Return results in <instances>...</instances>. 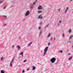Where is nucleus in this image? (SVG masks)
<instances>
[{
	"label": "nucleus",
	"mask_w": 73,
	"mask_h": 73,
	"mask_svg": "<svg viewBox=\"0 0 73 73\" xmlns=\"http://www.w3.org/2000/svg\"><path fill=\"white\" fill-rule=\"evenodd\" d=\"M48 47H46L44 49V53L43 54V56H44L46 54V52L48 51Z\"/></svg>",
	"instance_id": "obj_1"
},
{
	"label": "nucleus",
	"mask_w": 73,
	"mask_h": 73,
	"mask_svg": "<svg viewBox=\"0 0 73 73\" xmlns=\"http://www.w3.org/2000/svg\"><path fill=\"white\" fill-rule=\"evenodd\" d=\"M56 58L53 57L51 59L50 61L52 63H54L56 61Z\"/></svg>",
	"instance_id": "obj_2"
},
{
	"label": "nucleus",
	"mask_w": 73,
	"mask_h": 73,
	"mask_svg": "<svg viewBox=\"0 0 73 73\" xmlns=\"http://www.w3.org/2000/svg\"><path fill=\"white\" fill-rule=\"evenodd\" d=\"M38 10H41V9H42V6L39 5L38 6Z\"/></svg>",
	"instance_id": "obj_3"
},
{
	"label": "nucleus",
	"mask_w": 73,
	"mask_h": 73,
	"mask_svg": "<svg viewBox=\"0 0 73 73\" xmlns=\"http://www.w3.org/2000/svg\"><path fill=\"white\" fill-rule=\"evenodd\" d=\"M29 15V11L28 10L26 13L25 16H28Z\"/></svg>",
	"instance_id": "obj_4"
},
{
	"label": "nucleus",
	"mask_w": 73,
	"mask_h": 73,
	"mask_svg": "<svg viewBox=\"0 0 73 73\" xmlns=\"http://www.w3.org/2000/svg\"><path fill=\"white\" fill-rule=\"evenodd\" d=\"M13 60H14V58H13L12 60L11 61L10 63V66L11 67H12V62L13 61Z\"/></svg>",
	"instance_id": "obj_5"
},
{
	"label": "nucleus",
	"mask_w": 73,
	"mask_h": 73,
	"mask_svg": "<svg viewBox=\"0 0 73 73\" xmlns=\"http://www.w3.org/2000/svg\"><path fill=\"white\" fill-rule=\"evenodd\" d=\"M42 31L41 30H40L39 34V35H38L39 37H40V36H41V34H42Z\"/></svg>",
	"instance_id": "obj_6"
},
{
	"label": "nucleus",
	"mask_w": 73,
	"mask_h": 73,
	"mask_svg": "<svg viewBox=\"0 0 73 73\" xmlns=\"http://www.w3.org/2000/svg\"><path fill=\"white\" fill-rule=\"evenodd\" d=\"M38 19H42L43 17L41 16V15H40L38 17Z\"/></svg>",
	"instance_id": "obj_7"
},
{
	"label": "nucleus",
	"mask_w": 73,
	"mask_h": 73,
	"mask_svg": "<svg viewBox=\"0 0 73 73\" xmlns=\"http://www.w3.org/2000/svg\"><path fill=\"white\" fill-rule=\"evenodd\" d=\"M16 48H17L18 49H20V48H21V47H20V46L18 45L17 46Z\"/></svg>",
	"instance_id": "obj_8"
},
{
	"label": "nucleus",
	"mask_w": 73,
	"mask_h": 73,
	"mask_svg": "<svg viewBox=\"0 0 73 73\" xmlns=\"http://www.w3.org/2000/svg\"><path fill=\"white\" fill-rule=\"evenodd\" d=\"M33 68V70H35L36 69V67L35 66H32Z\"/></svg>",
	"instance_id": "obj_9"
},
{
	"label": "nucleus",
	"mask_w": 73,
	"mask_h": 73,
	"mask_svg": "<svg viewBox=\"0 0 73 73\" xmlns=\"http://www.w3.org/2000/svg\"><path fill=\"white\" fill-rule=\"evenodd\" d=\"M23 54H24V53L23 52H21V53L19 54V55H22V57H23Z\"/></svg>",
	"instance_id": "obj_10"
},
{
	"label": "nucleus",
	"mask_w": 73,
	"mask_h": 73,
	"mask_svg": "<svg viewBox=\"0 0 73 73\" xmlns=\"http://www.w3.org/2000/svg\"><path fill=\"white\" fill-rule=\"evenodd\" d=\"M34 6L33 5L31 4L30 6L31 8H33Z\"/></svg>",
	"instance_id": "obj_11"
},
{
	"label": "nucleus",
	"mask_w": 73,
	"mask_h": 73,
	"mask_svg": "<svg viewBox=\"0 0 73 73\" xmlns=\"http://www.w3.org/2000/svg\"><path fill=\"white\" fill-rule=\"evenodd\" d=\"M1 73H5V71L4 70H2L1 71Z\"/></svg>",
	"instance_id": "obj_12"
},
{
	"label": "nucleus",
	"mask_w": 73,
	"mask_h": 73,
	"mask_svg": "<svg viewBox=\"0 0 73 73\" xmlns=\"http://www.w3.org/2000/svg\"><path fill=\"white\" fill-rule=\"evenodd\" d=\"M32 42H30L28 45V46H31V44H32Z\"/></svg>",
	"instance_id": "obj_13"
},
{
	"label": "nucleus",
	"mask_w": 73,
	"mask_h": 73,
	"mask_svg": "<svg viewBox=\"0 0 73 73\" xmlns=\"http://www.w3.org/2000/svg\"><path fill=\"white\" fill-rule=\"evenodd\" d=\"M73 37V36H71L70 37L69 40H70V39H72V38Z\"/></svg>",
	"instance_id": "obj_14"
},
{
	"label": "nucleus",
	"mask_w": 73,
	"mask_h": 73,
	"mask_svg": "<svg viewBox=\"0 0 73 73\" xmlns=\"http://www.w3.org/2000/svg\"><path fill=\"white\" fill-rule=\"evenodd\" d=\"M58 52H59V53H62L63 52V51H62V50H60V51H59Z\"/></svg>",
	"instance_id": "obj_15"
},
{
	"label": "nucleus",
	"mask_w": 73,
	"mask_h": 73,
	"mask_svg": "<svg viewBox=\"0 0 73 73\" xmlns=\"http://www.w3.org/2000/svg\"><path fill=\"white\" fill-rule=\"evenodd\" d=\"M49 25V24H48L47 25H46V27H44V28H46V27H48Z\"/></svg>",
	"instance_id": "obj_16"
},
{
	"label": "nucleus",
	"mask_w": 73,
	"mask_h": 73,
	"mask_svg": "<svg viewBox=\"0 0 73 73\" xmlns=\"http://www.w3.org/2000/svg\"><path fill=\"white\" fill-rule=\"evenodd\" d=\"M72 58V56H71L70 58H69L68 59V60H70Z\"/></svg>",
	"instance_id": "obj_17"
},
{
	"label": "nucleus",
	"mask_w": 73,
	"mask_h": 73,
	"mask_svg": "<svg viewBox=\"0 0 73 73\" xmlns=\"http://www.w3.org/2000/svg\"><path fill=\"white\" fill-rule=\"evenodd\" d=\"M41 12H42V11H38V13H41Z\"/></svg>",
	"instance_id": "obj_18"
},
{
	"label": "nucleus",
	"mask_w": 73,
	"mask_h": 73,
	"mask_svg": "<svg viewBox=\"0 0 73 73\" xmlns=\"http://www.w3.org/2000/svg\"><path fill=\"white\" fill-rule=\"evenodd\" d=\"M72 32V30L70 29L68 31L69 33H70Z\"/></svg>",
	"instance_id": "obj_19"
},
{
	"label": "nucleus",
	"mask_w": 73,
	"mask_h": 73,
	"mask_svg": "<svg viewBox=\"0 0 73 73\" xmlns=\"http://www.w3.org/2000/svg\"><path fill=\"white\" fill-rule=\"evenodd\" d=\"M50 33H49L48 36H47V37H50Z\"/></svg>",
	"instance_id": "obj_20"
},
{
	"label": "nucleus",
	"mask_w": 73,
	"mask_h": 73,
	"mask_svg": "<svg viewBox=\"0 0 73 73\" xmlns=\"http://www.w3.org/2000/svg\"><path fill=\"white\" fill-rule=\"evenodd\" d=\"M36 2H34L33 3V5H35L36 4Z\"/></svg>",
	"instance_id": "obj_21"
},
{
	"label": "nucleus",
	"mask_w": 73,
	"mask_h": 73,
	"mask_svg": "<svg viewBox=\"0 0 73 73\" xmlns=\"http://www.w3.org/2000/svg\"><path fill=\"white\" fill-rule=\"evenodd\" d=\"M67 11H68V10H67L66 9V10L65 11V14H66V12H67Z\"/></svg>",
	"instance_id": "obj_22"
},
{
	"label": "nucleus",
	"mask_w": 73,
	"mask_h": 73,
	"mask_svg": "<svg viewBox=\"0 0 73 73\" xmlns=\"http://www.w3.org/2000/svg\"><path fill=\"white\" fill-rule=\"evenodd\" d=\"M3 17H5V18H7V16H5V15L3 16Z\"/></svg>",
	"instance_id": "obj_23"
},
{
	"label": "nucleus",
	"mask_w": 73,
	"mask_h": 73,
	"mask_svg": "<svg viewBox=\"0 0 73 73\" xmlns=\"http://www.w3.org/2000/svg\"><path fill=\"white\" fill-rule=\"evenodd\" d=\"M1 61H3V56H2V58H1Z\"/></svg>",
	"instance_id": "obj_24"
},
{
	"label": "nucleus",
	"mask_w": 73,
	"mask_h": 73,
	"mask_svg": "<svg viewBox=\"0 0 73 73\" xmlns=\"http://www.w3.org/2000/svg\"><path fill=\"white\" fill-rule=\"evenodd\" d=\"M25 72V70H22V73H24Z\"/></svg>",
	"instance_id": "obj_25"
},
{
	"label": "nucleus",
	"mask_w": 73,
	"mask_h": 73,
	"mask_svg": "<svg viewBox=\"0 0 73 73\" xmlns=\"http://www.w3.org/2000/svg\"><path fill=\"white\" fill-rule=\"evenodd\" d=\"M38 29L39 30H40V29H41V27H38Z\"/></svg>",
	"instance_id": "obj_26"
},
{
	"label": "nucleus",
	"mask_w": 73,
	"mask_h": 73,
	"mask_svg": "<svg viewBox=\"0 0 73 73\" xmlns=\"http://www.w3.org/2000/svg\"><path fill=\"white\" fill-rule=\"evenodd\" d=\"M65 36V35H64V34L63 33L62 35V37H64V36Z\"/></svg>",
	"instance_id": "obj_27"
},
{
	"label": "nucleus",
	"mask_w": 73,
	"mask_h": 73,
	"mask_svg": "<svg viewBox=\"0 0 73 73\" xmlns=\"http://www.w3.org/2000/svg\"><path fill=\"white\" fill-rule=\"evenodd\" d=\"M3 1H0V4H1L2 3H3Z\"/></svg>",
	"instance_id": "obj_28"
},
{
	"label": "nucleus",
	"mask_w": 73,
	"mask_h": 73,
	"mask_svg": "<svg viewBox=\"0 0 73 73\" xmlns=\"http://www.w3.org/2000/svg\"><path fill=\"white\" fill-rule=\"evenodd\" d=\"M67 43H71V42L70 41H68L67 42Z\"/></svg>",
	"instance_id": "obj_29"
},
{
	"label": "nucleus",
	"mask_w": 73,
	"mask_h": 73,
	"mask_svg": "<svg viewBox=\"0 0 73 73\" xmlns=\"http://www.w3.org/2000/svg\"><path fill=\"white\" fill-rule=\"evenodd\" d=\"M5 26H7V24H5L3 25V27H5Z\"/></svg>",
	"instance_id": "obj_30"
},
{
	"label": "nucleus",
	"mask_w": 73,
	"mask_h": 73,
	"mask_svg": "<svg viewBox=\"0 0 73 73\" xmlns=\"http://www.w3.org/2000/svg\"><path fill=\"white\" fill-rule=\"evenodd\" d=\"M48 45L49 46V45H50V43H48Z\"/></svg>",
	"instance_id": "obj_31"
},
{
	"label": "nucleus",
	"mask_w": 73,
	"mask_h": 73,
	"mask_svg": "<svg viewBox=\"0 0 73 73\" xmlns=\"http://www.w3.org/2000/svg\"><path fill=\"white\" fill-rule=\"evenodd\" d=\"M5 8H6V6H5L3 8V9H5Z\"/></svg>",
	"instance_id": "obj_32"
},
{
	"label": "nucleus",
	"mask_w": 73,
	"mask_h": 73,
	"mask_svg": "<svg viewBox=\"0 0 73 73\" xmlns=\"http://www.w3.org/2000/svg\"><path fill=\"white\" fill-rule=\"evenodd\" d=\"M42 24V22H40V25H41V24Z\"/></svg>",
	"instance_id": "obj_33"
},
{
	"label": "nucleus",
	"mask_w": 73,
	"mask_h": 73,
	"mask_svg": "<svg viewBox=\"0 0 73 73\" xmlns=\"http://www.w3.org/2000/svg\"><path fill=\"white\" fill-rule=\"evenodd\" d=\"M27 61L26 60H25L23 61V62H25Z\"/></svg>",
	"instance_id": "obj_34"
},
{
	"label": "nucleus",
	"mask_w": 73,
	"mask_h": 73,
	"mask_svg": "<svg viewBox=\"0 0 73 73\" xmlns=\"http://www.w3.org/2000/svg\"><path fill=\"white\" fill-rule=\"evenodd\" d=\"M59 23H61V21H59Z\"/></svg>",
	"instance_id": "obj_35"
},
{
	"label": "nucleus",
	"mask_w": 73,
	"mask_h": 73,
	"mask_svg": "<svg viewBox=\"0 0 73 73\" xmlns=\"http://www.w3.org/2000/svg\"><path fill=\"white\" fill-rule=\"evenodd\" d=\"M58 11H60V9H58Z\"/></svg>",
	"instance_id": "obj_36"
},
{
	"label": "nucleus",
	"mask_w": 73,
	"mask_h": 73,
	"mask_svg": "<svg viewBox=\"0 0 73 73\" xmlns=\"http://www.w3.org/2000/svg\"><path fill=\"white\" fill-rule=\"evenodd\" d=\"M66 9H67V10H68V7H67L66 8Z\"/></svg>",
	"instance_id": "obj_37"
},
{
	"label": "nucleus",
	"mask_w": 73,
	"mask_h": 73,
	"mask_svg": "<svg viewBox=\"0 0 73 73\" xmlns=\"http://www.w3.org/2000/svg\"><path fill=\"white\" fill-rule=\"evenodd\" d=\"M29 70V69L28 68L27 69V70Z\"/></svg>",
	"instance_id": "obj_38"
},
{
	"label": "nucleus",
	"mask_w": 73,
	"mask_h": 73,
	"mask_svg": "<svg viewBox=\"0 0 73 73\" xmlns=\"http://www.w3.org/2000/svg\"><path fill=\"white\" fill-rule=\"evenodd\" d=\"M68 55H70V53H69L68 54Z\"/></svg>",
	"instance_id": "obj_39"
},
{
	"label": "nucleus",
	"mask_w": 73,
	"mask_h": 73,
	"mask_svg": "<svg viewBox=\"0 0 73 73\" xmlns=\"http://www.w3.org/2000/svg\"><path fill=\"white\" fill-rule=\"evenodd\" d=\"M14 45H13V46H12V47H13V48H14Z\"/></svg>",
	"instance_id": "obj_40"
},
{
	"label": "nucleus",
	"mask_w": 73,
	"mask_h": 73,
	"mask_svg": "<svg viewBox=\"0 0 73 73\" xmlns=\"http://www.w3.org/2000/svg\"><path fill=\"white\" fill-rule=\"evenodd\" d=\"M51 40H52V37L51 38Z\"/></svg>",
	"instance_id": "obj_41"
},
{
	"label": "nucleus",
	"mask_w": 73,
	"mask_h": 73,
	"mask_svg": "<svg viewBox=\"0 0 73 73\" xmlns=\"http://www.w3.org/2000/svg\"><path fill=\"white\" fill-rule=\"evenodd\" d=\"M37 0H36V1L35 2L36 3V2H37Z\"/></svg>",
	"instance_id": "obj_42"
},
{
	"label": "nucleus",
	"mask_w": 73,
	"mask_h": 73,
	"mask_svg": "<svg viewBox=\"0 0 73 73\" xmlns=\"http://www.w3.org/2000/svg\"><path fill=\"white\" fill-rule=\"evenodd\" d=\"M58 25H60V23H58Z\"/></svg>",
	"instance_id": "obj_43"
},
{
	"label": "nucleus",
	"mask_w": 73,
	"mask_h": 73,
	"mask_svg": "<svg viewBox=\"0 0 73 73\" xmlns=\"http://www.w3.org/2000/svg\"><path fill=\"white\" fill-rule=\"evenodd\" d=\"M25 19H24L23 20V21H25Z\"/></svg>",
	"instance_id": "obj_44"
},
{
	"label": "nucleus",
	"mask_w": 73,
	"mask_h": 73,
	"mask_svg": "<svg viewBox=\"0 0 73 73\" xmlns=\"http://www.w3.org/2000/svg\"><path fill=\"white\" fill-rule=\"evenodd\" d=\"M73 0H70V1H72Z\"/></svg>",
	"instance_id": "obj_45"
},
{
	"label": "nucleus",
	"mask_w": 73,
	"mask_h": 73,
	"mask_svg": "<svg viewBox=\"0 0 73 73\" xmlns=\"http://www.w3.org/2000/svg\"><path fill=\"white\" fill-rule=\"evenodd\" d=\"M54 40H56V39H55V38H54Z\"/></svg>",
	"instance_id": "obj_46"
},
{
	"label": "nucleus",
	"mask_w": 73,
	"mask_h": 73,
	"mask_svg": "<svg viewBox=\"0 0 73 73\" xmlns=\"http://www.w3.org/2000/svg\"><path fill=\"white\" fill-rule=\"evenodd\" d=\"M11 7H13V6H11Z\"/></svg>",
	"instance_id": "obj_47"
},
{
	"label": "nucleus",
	"mask_w": 73,
	"mask_h": 73,
	"mask_svg": "<svg viewBox=\"0 0 73 73\" xmlns=\"http://www.w3.org/2000/svg\"><path fill=\"white\" fill-rule=\"evenodd\" d=\"M72 47L73 48V46H72Z\"/></svg>",
	"instance_id": "obj_48"
},
{
	"label": "nucleus",
	"mask_w": 73,
	"mask_h": 73,
	"mask_svg": "<svg viewBox=\"0 0 73 73\" xmlns=\"http://www.w3.org/2000/svg\"><path fill=\"white\" fill-rule=\"evenodd\" d=\"M64 65H65V64H64Z\"/></svg>",
	"instance_id": "obj_49"
}]
</instances>
